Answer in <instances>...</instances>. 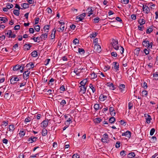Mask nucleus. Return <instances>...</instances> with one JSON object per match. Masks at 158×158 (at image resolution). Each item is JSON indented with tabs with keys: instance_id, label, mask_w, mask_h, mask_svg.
Segmentation results:
<instances>
[{
	"instance_id": "f257e3e1",
	"label": "nucleus",
	"mask_w": 158,
	"mask_h": 158,
	"mask_svg": "<svg viewBox=\"0 0 158 158\" xmlns=\"http://www.w3.org/2000/svg\"><path fill=\"white\" fill-rule=\"evenodd\" d=\"M112 44L113 48L116 50H118L119 48L118 44V40L113 39L112 41Z\"/></svg>"
},
{
	"instance_id": "f03ea898",
	"label": "nucleus",
	"mask_w": 158,
	"mask_h": 158,
	"mask_svg": "<svg viewBox=\"0 0 158 158\" xmlns=\"http://www.w3.org/2000/svg\"><path fill=\"white\" fill-rule=\"evenodd\" d=\"M10 79V82L11 84H14L17 82V81H19V78L15 76H12L11 77Z\"/></svg>"
},
{
	"instance_id": "7ed1b4c3",
	"label": "nucleus",
	"mask_w": 158,
	"mask_h": 158,
	"mask_svg": "<svg viewBox=\"0 0 158 158\" xmlns=\"http://www.w3.org/2000/svg\"><path fill=\"white\" fill-rule=\"evenodd\" d=\"M85 16V13H84L79 15L77 16L76 17V20L78 19L77 21L79 22L81 21L84 18Z\"/></svg>"
},
{
	"instance_id": "20e7f679",
	"label": "nucleus",
	"mask_w": 158,
	"mask_h": 158,
	"mask_svg": "<svg viewBox=\"0 0 158 158\" xmlns=\"http://www.w3.org/2000/svg\"><path fill=\"white\" fill-rule=\"evenodd\" d=\"M113 66L112 67V69H114L116 71H118L119 70V64L117 62H114L113 63Z\"/></svg>"
},
{
	"instance_id": "39448f33",
	"label": "nucleus",
	"mask_w": 158,
	"mask_h": 158,
	"mask_svg": "<svg viewBox=\"0 0 158 158\" xmlns=\"http://www.w3.org/2000/svg\"><path fill=\"white\" fill-rule=\"evenodd\" d=\"M80 90V92L82 94H84L85 93L86 90V87L83 85H80L79 86Z\"/></svg>"
},
{
	"instance_id": "423d86ee",
	"label": "nucleus",
	"mask_w": 158,
	"mask_h": 158,
	"mask_svg": "<svg viewBox=\"0 0 158 158\" xmlns=\"http://www.w3.org/2000/svg\"><path fill=\"white\" fill-rule=\"evenodd\" d=\"M119 90L122 93H125L126 90L125 86L124 84H122L119 85Z\"/></svg>"
},
{
	"instance_id": "0eeeda50",
	"label": "nucleus",
	"mask_w": 158,
	"mask_h": 158,
	"mask_svg": "<svg viewBox=\"0 0 158 158\" xmlns=\"http://www.w3.org/2000/svg\"><path fill=\"white\" fill-rule=\"evenodd\" d=\"M30 72H29L28 70L25 71L23 73V77L24 79L26 80L28 78V76L30 73Z\"/></svg>"
},
{
	"instance_id": "6e6552de",
	"label": "nucleus",
	"mask_w": 158,
	"mask_h": 158,
	"mask_svg": "<svg viewBox=\"0 0 158 158\" xmlns=\"http://www.w3.org/2000/svg\"><path fill=\"white\" fill-rule=\"evenodd\" d=\"M144 116L145 117H146V122L148 123H150L151 122V120L152 119L151 116L150 115L147 114H145Z\"/></svg>"
},
{
	"instance_id": "1a4fd4ad",
	"label": "nucleus",
	"mask_w": 158,
	"mask_h": 158,
	"mask_svg": "<svg viewBox=\"0 0 158 158\" xmlns=\"http://www.w3.org/2000/svg\"><path fill=\"white\" fill-rule=\"evenodd\" d=\"M37 139V137L34 136H31L28 138V141L30 143H31L33 142L36 141Z\"/></svg>"
},
{
	"instance_id": "9d476101",
	"label": "nucleus",
	"mask_w": 158,
	"mask_h": 158,
	"mask_svg": "<svg viewBox=\"0 0 158 158\" xmlns=\"http://www.w3.org/2000/svg\"><path fill=\"white\" fill-rule=\"evenodd\" d=\"M94 49L97 51L98 52H100L102 50L101 47L98 44H95Z\"/></svg>"
},
{
	"instance_id": "9b49d317",
	"label": "nucleus",
	"mask_w": 158,
	"mask_h": 158,
	"mask_svg": "<svg viewBox=\"0 0 158 158\" xmlns=\"http://www.w3.org/2000/svg\"><path fill=\"white\" fill-rule=\"evenodd\" d=\"M143 11H146L145 13L146 14H147L150 12V9L146 5H143Z\"/></svg>"
},
{
	"instance_id": "f8f14e48",
	"label": "nucleus",
	"mask_w": 158,
	"mask_h": 158,
	"mask_svg": "<svg viewBox=\"0 0 158 158\" xmlns=\"http://www.w3.org/2000/svg\"><path fill=\"white\" fill-rule=\"evenodd\" d=\"M143 45L148 48V47L149 45V41L147 39H145L142 42Z\"/></svg>"
},
{
	"instance_id": "ddd939ff",
	"label": "nucleus",
	"mask_w": 158,
	"mask_h": 158,
	"mask_svg": "<svg viewBox=\"0 0 158 158\" xmlns=\"http://www.w3.org/2000/svg\"><path fill=\"white\" fill-rule=\"evenodd\" d=\"M48 124V119L47 120H44L41 123V124L42 125L44 128H45L47 126Z\"/></svg>"
},
{
	"instance_id": "4468645a",
	"label": "nucleus",
	"mask_w": 158,
	"mask_h": 158,
	"mask_svg": "<svg viewBox=\"0 0 158 158\" xmlns=\"http://www.w3.org/2000/svg\"><path fill=\"white\" fill-rule=\"evenodd\" d=\"M31 46H32L30 44H25L23 48L25 50H28L30 49Z\"/></svg>"
},
{
	"instance_id": "2eb2a0df",
	"label": "nucleus",
	"mask_w": 158,
	"mask_h": 158,
	"mask_svg": "<svg viewBox=\"0 0 158 158\" xmlns=\"http://www.w3.org/2000/svg\"><path fill=\"white\" fill-rule=\"evenodd\" d=\"M46 32L44 33V34L41 35V40L43 39L45 40L48 37V31H47Z\"/></svg>"
},
{
	"instance_id": "dca6fc26",
	"label": "nucleus",
	"mask_w": 158,
	"mask_h": 158,
	"mask_svg": "<svg viewBox=\"0 0 158 158\" xmlns=\"http://www.w3.org/2000/svg\"><path fill=\"white\" fill-rule=\"evenodd\" d=\"M103 138L101 139L102 142H103L107 140L108 138V135L107 133H105L103 135Z\"/></svg>"
},
{
	"instance_id": "f3484780",
	"label": "nucleus",
	"mask_w": 158,
	"mask_h": 158,
	"mask_svg": "<svg viewBox=\"0 0 158 158\" xmlns=\"http://www.w3.org/2000/svg\"><path fill=\"white\" fill-rule=\"evenodd\" d=\"M107 86L110 87V89L112 90L115 89V88L112 83L107 82Z\"/></svg>"
},
{
	"instance_id": "a211bd4d",
	"label": "nucleus",
	"mask_w": 158,
	"mask_h": 158,
	"mask_svg": "<svg viewBox=\"0 0 158 158\" xmlns=\"http://www.w3.org/2000/svg\"><path fill=\"white\" fill-rule=\"evenodd\" d=\"M139 23L140 26H142L145 23V20L143 19H140L138 21Z\"/></svg>"
},
{
	"instance_id": "6ab92c4d",
	"label": "nucleus",
	"mask_w": 158,
	"mask_h": 158,
	"mask_svg": "<svg viewBox=\"0 0 158 158\" xmlns=\"http://www.w3.org/2000/svg\"><path fill=\"white\" fill-rule=\"evenodd\" d=\"M87 11H88V16L89 17L91 15L93 14V13L92 12L93 11L92 10V7L88 8L86 10Z\"/></svg>"
},
{
	"instance_id": "aec40b11",
	"label": "nucleus",
	"mask_w": 158,
	"mask_h": 158,
	"mask_svg": "<svg viewBox=\"0 0 158 158\" xmlns=\"http://www.w3.org/2000/svg\"><path fill=\"white\" fill-rule=\"evenodd\" d=\"M107 97L106 96L101 94L99 97V99L101 101H104L107 99Z\"/></svg>"
},
{
	"instance_id": "412c9836",
	"label": "nucleus",
	"mask_w": 158,
	"mask_h": 158,
	"mask_svg": "<svg viewBox=\"0 0 158 158\" xmlns=\"http://www.w3.org/2000/svg\"><path fill=\"white\" fill-rule=\"evenodd\" d=\"M87 82V80L86 79H84L83 80L81 81L80 83L81 85H83L85 86V85Z\"/></svg>"
},
{
	"instance_id": "4be33fe9",
	"label": "nucleus",
	"mask_w": 158,
	"mask_h": 158,
	"mask_svg": "<svg viewBox=\"0 0 158 158\" xmlns=\"http://www.w3.org/2000/svg\"><path fill=\"white\" fill-rule=\"evenodd\" d=\"M80 69H79L77 68H75L74 70V72L75 73L76 75L79 76L80 73H81V70H80Z\"/></svg>"
},
{
	"instance_id": "5701e85b",
	"label": "nucleus",
	"mask_w": 158,
	"mask_h": 158,
	"mask_svg": "<svg viewBox=\"0 0 158 158\" xmlns=\"http://www.w3.org/2000/svg\"><path fill=\"white\" fill-rule=\"evenodd\" d=\"M21 6L23 7L24 9L27 8L29 7V4L27 3H23L21 4Z\"/></svg>"
},
{
	"instance_id": "b1692460",
	"label": "nucleus",
	"mask_w": 158,
	"mask_h": 158,
	"mask_svg": "<svg viewBox=\"0 0 158 158\" xmlns=\"http://www.w3.org/2000/svg\"><path fill=\"white\" fill-rule=\"evenodd\" d=\"M47 134V130L45 128H44L42 131V135L43 136H45Z\"/></svg>"
},
{
	"instance_id": "393cba45",
	"label": "nucleus",
	"mask_w": 158,
	"mask_h": 158,
	"mask_svg": "<svg viewBox=\"0 0 158 158\" xmlns=\"http://www.w3.org/2000/svg\"><path fill=\"white\" fill-rule=\"evenodd\" d=\"M102 121V119L100 118H96L94 119V121L95 123H99Z\"/></svg>"
},
{
	"instance_id": "a878e982",
	"label": "nucleus",
	"mask_w": 158,
	"mask_h": 158,
	"mask_svg": "<svg viewBox=\"0 0 158 158\" xmlns=\"http://www.w3.org/2000/svg\"><path fill=\"white\" fill-rule=\"evenodd\" d=\"M13 13L15 15L19 16V10H14L13 11Z\"/></svg>"
},
{
	"instance_id": "bb28decb",
	"label": "nucleus",
	"mask_w": 158,
	"mask_h": 158,
	"mask_svg": "<svg viewBox=\"0 0 158 158\" xmlns=\"http://www.w3.org/2000/svg\"><path fill=\"white\" fill-rule=\"evenodd\" d=\"M15 126L14 125H10L9 126V131L13 132L15 129Z\"/></svg>"
},
{
	"instance_id": "cd10ccee",
	"label": "nucleus",
	"mask_w": 158,
	"mask_h": 158,
	"mask_svg": "<svg viewBox=\"0 0 158 158\" xmlns=\"http://www.w3.org/2000/svg\"><path fill=\"white\" fill-rule=\"evenodd\" d=\"M140 49L139 48H136L134 51V53L135 55L138 56L139 53Z\"/></svg>"
},
{
	"instance_id": "c85d7f7f",
	"label": "nucleus",
	"mask_w": 158,
	"mask_h": 158,
	"mask_svg": "<svg viewBox=\"0 0 158 158\" xmlns=\"http://www.w3.org/2000/svg\"><path fill=\"white\" fill-rule=\"evenodd\" d=\"M0 20L2 21V23H5L8 21V19L6 17H0Z\"/></svg>"
},
{
	"instance_id": "c756f323",
	"label": "nucleus",
	"mask_w": 158,
	"mask_h": 158,
	"mask_svg": "<svg viewBox=\"0 0 158 158\" xmlns=\"http://www.w3.org/2000/svg\"><path fill=\"white\" fill-rule=\"evenodd\" d=\"M98 35V33L96 32H93L90 35V37L91 38H95Z\"/></svg>"
},
{
	"instance_id": "7c9ffc66",
	"label": "nucleus",
	"mask_w": 158,
	"mask_h": 158,
	"mask_svg": "<svg viewBox=\"0 0 158 158\" xmlns=\"http://www.w3.org/2000/svg\"><path fill=\"white\" fill-rule=\"evenodd\" d=\"M125 136L128 138H130L131 136V132L128 131L125 132Z\"/></svg>"
},
{
	"instance_id": "2f4dec72",
	"label": "nucleus",
	"mask_w": 158,
	"mask_h": 158,
	"mask_svg": "<svg viewBox=\"0 0 158 158\" xmlns=\"http://www.w3.org/2000/svg\"><path fill=\"white\" fill-rule=\"evenodd\" d=\"M31 55L33 57H36L37 56V52L36 51H33L31 53Z\"/></svg>"
},
{
	"instance_id": "473e14b6",
	"label": "nucleus",
	"mask_w": 158,
	"mask_h": 158,
	"mask_svg": "<svg viewBox=\"0 0 158 158\" xmlns=\"http://www.w3.org/2000/svg\"><path fill=\"white\" fill-rule=\"evenodd\" d=\"M89 87L92 90L93 93H94L96 91V89L94 87L93 85L91 84H90L89 85Z\"/></svg>"
},
{
	"instance_id": "72a5a7b5",
	"label": "nucleus",
	"mask_w": 158,
	"mask_h": 158,
	"mask_svg": "<svg viewBox=\"0 0 158 158\" xmlns=\"http://www.w3.org/2000/svg\"><path fill=\"white\" fill-rule=\"evenodd\" d=\"M78 51V52L81 54H84L85 53V50L83 48H79Z\"/></svg>"
},
{
	"instance_id": "f704fd0d",
	"label": "nucleus",
	"mask_w": 158,
	"mask_h": 158,
	"mask_svg": "<svg viewBox=\"0 0 158 158\" xmlns=\"http://www.w3.org/2000/svg\"><path fill=\"white\" fill-rule=\"evenodd\" d=\"M129 157L130 158H133L135 156V154L134 152H131L128 154Z\"/></svg>"
},
{
	"instance_id": "c9c22d12",
	"label": "nucleus",
	"mask_w": 158,
	"mask_h": 158,
	"mask_svg": "<svg viewBox=\"0 0 158 158\" xmlns=\"http://www.w3.org/2000/svg\"><path fill=\"white\" fill-rule=\"evenodd\" d=\"M12 31L11 30H9L8 31V32L6 33V35H7L9 38H10L11 36V35L12 34Z\"/></svg>"
},
{
	"instance_id": "e433bc0d",
	"label": "nucleus",
	"mask_w": 158,
	"mask_h": 158,
	"mask_svg": "<svg viewBox=\"0 0 158 158\" xmlns=\"http://www.w3.org/2000/svg\"><path fill=\"white\" fill-rule=\"evenodd\" d=\"M115 120V118L114 117H111L109 119L110 123H114Z\"/></svg>"
},
{
	"instance_id": "4c0bfd02",
	"label": "nucleus",
	"mask_w": 158,
	"mask_h": 158,
	"mask_svg": "<svg viewBox=\"0 0 158 158\" xmlns=\"http://www.w3.org/2000/svg\"><path fill=\"white\" fill-rule=\"evenodd\" d=\"M153 31L152 28L151 27H149L147 29L146 31V32L147 34H149Z\"/></svg>"
},
{
	"instance_id": "58836bf2",
	"label": "nucleus",
	"mask_w": 158,
	"mask_h": 158,
	"mask_svg": "<svg viewBox=\"0 0 158 158\" xmlns=\"http://www.w3.org/2000/svg\"><path fill=\"white\" fill-rule=\"evenodd\" d=\"M20 137H23L25 135V132L24 131H20L19 133Z\"/></svg>"
},
{
	"instance_id": "ea45409f",
	"label": "nucleus",
	"mask_w": 158,
	"mask_h": 158,
	"mask_svg": "<svg viewBox=\"0 0 158 158\" xmlns=\"http://www.w3.org/2000/svg\"><path fill=\"white\" fill-rule=\"evenodd\" d=\"M24 64H22L21 66H19V69L20 70V72L21 73H22L23 70V68L24 67Z\"/></svg>"
},
{
	"instance_id": "a19ab883",
	"label": "nucleus",
	"mask_w": 158,
	"mask_h": 158,
	"mask_svg": "<svg viewBox=\"0 0 158 158\" xmlns=\"http://www.w3.org/2000/svg\"><path fill=\"white\" fill-rule=\"evenodd\" d=\"M100 105L99 104H95L94 106V109L96 110H98L99 109Z\"/></svg>"
},
{
	"instance_id": "79ce46f5",
	"label": "nucleus",
	"mask_w": 158,
	"mask_h": 158,
	"mask_svg": "<svg viewBox=\"0 0 158 158\" xmlns=\"http://www.w3.org/2000/svg\"><path fill=\"white\" fill-rule=\"evenodd\" d=\"M34 28L36 31L37 32H39L40 31V27L39 25H37L36 26H35V27H34Z\"/></svg>"
},
{
	"instance_id": "37998d69",
	"label": "nucleus",
	"mask_w": 158,
	"mask_h": 158,
	"mask_svg": "<svg viewBox=\"0 0 158 158\" xmlns=\"http://www.w3.org/2000/svg\"><path fill=\"white\" fill-rule=\"evenodd\" d=\"M73 44H74L75 45H76L77 44H79V41L77 38H75L73 41Z\"/></svg>"
},
{
	"instance_id": "c03bdc74",
	"label": "nucleus",
	"mask_w": 158,
	"mask_h": 158,
	"mask_svg": "<svg viewBox=\"0 0 158 158\" xmlns=\"http://www.w3.org/2000/svg\"><path fill=\"white\" fill-rule=\"evenodd\" d=\"M142 94L143 96H146L148 95V92L147 91L144 90L142 92Z\"/></svg>"
},
{
	"instance_id": "a18cd8bd",
	"label": "nucleus",
	"mask_w": 158,
	"mask_h": 158,
	"mask_svg": "<svg viewBox=\"0 0 158 158\" xmlns=\"http://www.w3.org/2000/svg\"><path fill=\"white\" fill-rule=\"evenodd\" d=\"M150 50V49L145 48L143 50V51L146 54V55L148 54L149 53V50Z\"/></svg>"
},
{
	"instance_id": "49530a36",
	"label": "nucleus",
	"mask_w": 158,
	"mask_h": 158,
	"mask_svg": "<svg viewBox=\"0 0 158 158\" xmlns=\"http://www.w3.org/2000/svg\"><path fill=\"white\" fill-rule=\"evenodd\" d=\"M72 119L70 118H69L65 122V124H69L70 123H72Z\"/></svg>"
},
{
	"instance_id": "de8ad7c7",
	"label": "nucleus",
	"mask_w": 158,
	"mask_h": 158,
	"mask_svg": "<svg viewBox=\"0 0 158 158\" xmlns=\"http://www.w3.org/2000/svg\"><path fill=\"white\" fill-rule=\"evenodd\" d=\"M19 68V65H17L14 66L13 69L14 71H16L18 70Z\"/></svg>"
},
{
	"instance_id": "09e8293b",
	"label": "nucleus",
	"mask_w": 158,
	"mask_h": 158,
	"mask_svg": "<svg viewBox=\"0 0 158 158\" xmlns=\"http://www.w3.org/2000/svg\"><path fill=\"white\" fill-rule=\"evenodd\" d=\"M50 61V59H48L45 60L44 61V64L45 65H48L49 63V62Z\"/></svg>"
},
{
	"instance_id": "8fccbe9b",
	"label": "nucleus",
	"mask_w": 158,
	"mask_h": 158,
	"mask_svg": "<svg viewBox=\"0 0 158 158\" xmlns=\"http://www.w3.org/2000/svg\"><path fill=\"white\" fill-rule=\"evenodd\" d=\"M50 25H45L44 28V29L45 30L44 31H45L46 30H47V31H48Z\"/></svg>"
},
{
	"instance_id": "3c124183",
	"label": "nucleus",
	"mask_w": 158,
	"mask_h": 158,
	"mask_svg": "<svg viewBox=\"0 0 158 158\" xmlns=\"http://www.w3.org/2000/svg\"><path fill=\"white\" fill-rule=\"evenodd\" d=\"M155 131V130L154 128H153L150 131V135L151 136L152 135L154 134Z\"/></svg>"
},
{
	"instance_id": "603ef678",
	"label": "nucleus",
	"mask_w": 158,
	"mask_h": 158,
	"mask_svg": "<svg viewBox=\"0 0 158 158\" xmlns=\"http://www.w3.org/2000/svg\"><path fill=\"white\" fill-rule=\"evenodd\" d=\"M93 20L94 21V23H98V22L100 20V19L99 18L96 17Z\"/></svg>"
},
{
	"instance_id": "864d4df0",
	"label": "nucleus",
	"mask_w": 158,
	"mask_h": 158,
	"mask_svg": "<svg viewBox=\"0 0 158 158\" xmlns=\"http://www.w3.org/2000/svg\"><path fill=\"white\" fill-rule=\"evenodd\" d=\"M54 79H53V78H51L48 82V85H50V82L51 83V85H52L53 84V83H52V82H54Z\"/></svg>"
},
{
	"instance_id": "5fc2aeb1",
	"label": "nucleus",
	"mask_w": 158,
	"mask_h": 158,
	"mask_svg": "<svg viewBox=\"0 0 158 158\" xmlns=\"http://www.w3.org/2000/svg\"><path fill=\"white\" fill-rule=\"evenodd\" d=\"M120 143L119 141H118L116 143L115 147L117 148H118L120 147Z\"/></svg>"
},
{
	"instance_id": "6e6d98bb",
	"label": "nucleus",
	"mask_w": 158,
	"mask_h": 158,
	"mask_svg": "<svg viewBox=\"0 0 158 158\" xmlns=\"http://www.w3.org/2000/svg\"><path fill=\"white\" fill-rule=\"evenodd\" d=\"M111 55L112 56L114 57H116L117 54L116 52H113L111 53Z\"/></svg>"
},
{
	"instance_id": "4d7b16f0",
	"label": "nucleus",
	"mask_w": 158,
	"mask_h": 158,
	"mask_svg": "<svg viewBox=\"0 0 158 158\" xmlns=\"http://www.w3.org/2000/svg\"><path fill=\"white\" fill-rule=\"evenodd\" d=\"M133 106V104L131 102H129L128 103V109H131Z\"/></svg>"
},
{
	"instance_id": "13d9d810",
	"label": "nucleus",
	"mask_w": 158,
	"mask_h": 158,
	"mask_svg": "<svg viewBox=\"0 0 158 158\" xmlns=\"http://www.w3.org/2000/svg\"><path fill=\"white\" fill-rule=\"evenodd\" d=\"M91 76L92 78H95L97 77V75L94 73H93L91 74Z\"/></svg>"
},
{
	"instance_id": "bf43d9fd",
	"label": "nucleus",
	"mask_w": 158,
	"mask_h": 158,
	"mask_svg": "<svg viewBox=\"0 0 158 158\" xmlns=\"http://www.w3.org/2000/svg\"><path fill=\"white\" fill-rule=\"evenodd\" d=\"M153 77L155 78L156 79H158V72L157 73L153 74Z\"/></svg>"
},
{
	"instance_id": "052dcab7",
	"label": "nucleus",
	"mask_w": 158,
	"mask_h": 158,
	"mask_svg": "<svg viewBox=\"0 0 158 158\" xmlns=\"http://www.w3.org/2000/svg\"><path fill=\"white\" fill-rule=\"evenodd\" d=\"M121 2L123 3L124 4H127L129 2V0H121Z\"/></svg>"
},
{
	"instance_id": "680f3d73",
	"label": "nucleus",
	"mask_w": 158,
	"mask_h": 158,
	"mask_svg": "<svg viewBox=\"0 0 158 158\" xmlns=\"http://www.w3.org/2000/svg\"><path fill=\"white\" fill-rule=\"evenodd\" d=\"M126 152L124 151H123L120 152V155L121 156H124L126 155Z\"/></svg>"
},
{
	"instance_id": "e2e57ef3",
	"label": "nucleus",
	"mask_w": 158,
	"mask_h": 158,
	"mask_svg": "<svg viewBox=\"0 0 158 158\" xmlns=\"http://www.w3.org/2000/svg\"><path fill=\"white\" fill-rule=\"evenodd\" d=\"M39 20L40 19L39 18H36L35 19V22L34 24L35 25L39 23Z\"/></svg>"
},
{
	"instance_id": "0e129e2a",
	"label": "nucleus",
	"mask_w": 158,
	"mask_h": 158,
	"mask_svg": "<svg viewBox=\"0 0 158 158\" xmlns=\"http://www.w3.org/2000/svg\"><path fill=\"white\" fill-rule=\"evenodd\" d=\"M20 28V26L19 25H17L15 26L14 27V29L15 30H17L19 29Z\"/></svg>"
},
{
	"instance_id": "69168bd1",
	"label": "nucleus",
	"mask_w": 158,
	"mask_h": 158,
	"mask_svg": "<svg viewBox=\"0 0 158 158\" xmlns=\"http://www.w3.org/2000/svg\"><path fill=\"white\" fill-rule=\"evenodd\" d=\"M47 12L48 13H50L51 14H52V9L50 8H48L47 9Z\"/></svg>"
},
{
	"instance_id": "338daca9",
	"label": "nucleus",
	"mask_w": 158,
	"mask_h": 158,
	"mask_svg": "<svg viewBox=\"0 0 158 158\" xmlns=\"http://www.w3.org/2000/svg\"><path fill=\"white\" fill-rule=\"evenodd\" d=\"M80 157L77 154H74L72 158H79Z\"/></svg>"
},
{
	"instance_id": "774afa93",
	"label": "nucleus",
	"mask_w": 158,
	"mask_h": 158,
	"mask_svg": "<svg viewBox=\"0 0 158 158\" xmlns=\"http://www.w3.org/2000/svg\"><path fill=\"white\" fill-rule=\"evenodd\" d=\"M30 119L31 118L30 117H28L27 118H25V122H26V123L29 122L30 121Z\"/></svg>"
}]
</instances>
